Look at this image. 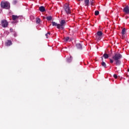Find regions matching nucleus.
<instances>
[{
	"instance_id": "nucleus-1",
	"label": "nucleus",
	"mask_w": 129,
	"mask_h": 129,
	"mask_svg": "<svg viewBox=\"0 0 129 129\" xmlns=\"http://www.w3.org/2000/svg\"><path fill=\"white\" fill-rule=\"evenodd\" d=\"M122 57V55L118 52L114 53V55L112 56V58L115 61V64L117 66H119L121 64V61L120 60Z\"/></svg>"
},
{
	"instance_id": "nucleus-2",
	"label": "nucleus",
	"mask_w": 129,
	"mask_h": 129,
	"mask_svg": "<svg viewBox=\"0 0 129 129\" xmlns=\"http://www.w3.org/2000/svg\"><path fill=\"white\" fill-rule=\"evenodd\" d=\"M1 5L3 9L9 10L10 8V4L7 2H2Z\"/></svg>"
},
{
	"instance_id": "nucleus-3",
	"label": "nucleus",
	"mask_w": 129,
	"mask_h": 129,
	"mask_svg": "<svg viewBox=\"0 0 129 129\" xmlns=\"http://www.w3.org/2000/svg\"><path fill=\"white\" fill-rule=\"evenodd\" d=\"M60 24H58V26H57V29H60L61 30H63L64 27L67 24L65 20H61L60 22Z\"/></svg>"
},
{
	"instance_id": "nucleus-4",
	"label": "nucleus",
	"mask_w": 129,
	"mask_h": 129,
	"mask_svg": "<svg viewBox=\"0 0 129 129\" xmlns=\"http://www.w3.org/2000/svg\"><path fill=\"white\" fill-rule=\"evenodd\" d=\"M63 9H64V11H66V13H67V15L71 14V10L69 4H66L64 6H63Z\"/></svg>"
},
{
	"instance_id": "nucleus-5",
	"label": "nucleus",
	"mask_w": 129,
	"mask_h": 129,
	"mask_svg": "<svg viewBox=\"0 0 129 129\" xmlns=\"http://www.w3.org/2000/svg\"><path fill=\"white\" fill-rule=\"evenodd\" d=\"M2 27L4 28H6L8 26V23L6 20H3L2 21Z\"/></svg>"
},
{
	"instance_id": "nucleus-6",
	"label": "nucleus",
	"mask_w": 129,
	"mask_h": 129,
	"mask_svg": "<svg viewBox=\"0 0 129 129\" xmlns=\"http://www.w3.org/2000/svg\"><path fill=\"white\" fill-rule=\"evenodd\" d=\"M20 18V16H18L17 15H12V20L14 21H17Z\"/></svg>"
},
{
	"instance_id": "nucleus-7",
	"label": "nucleus",
	"mask_w": 129,
	"mask_h": 129,
	"mask_svg": "<svg viewBox=\"0 0 129 129\" xmlns=\"http://www.w3.org/2000/svg\"><path fill=\"white\" fill-rule=\"evenodd\" d=\"M123 11L125 13V14H129V7L128 6H125L123 9Z\"/></svg>"
},
{
	"instance_id": "nucleus-8",
	"label": "nucleus",
	"mask_w": 129,
	"mask_h": 129,
	"mask_svg": "<svg viewBox=\"0 0 129 129\" xmlns=\"http://www.w3.org/2000/svg\"><path fill=\"white\" fill-rule=\"evenodd\" d=\"M76 46H77V48L79 49H81L82 50L83 48V45L81 44V43H77V44H76Z\"/></svg>"
},
{
	"instance_id": "nucleus-9",
	"label": "nucleus",
	"mask_w": 129,
	"mask_h": 129,
	"mask_svg": "<svg viewBox=\"0 0 129 129\" xmlns=\"http://www.w3.org/2000/svg\"><path fill=\"white\" fill-rule=\"evenodd\" d=\"M39 11L42 12L43 13L44 12H45V9L44 8V6H41L39 7Z\"/></svg>"
},
{
	"instance_id": "nucleus-10",
	"label": "nucleus",
	"mask_w": 129,
	"mask_h": 129,
	"mask_svg": "<svg viewBox=\"0 0 129 129\" xmlns=\"http://www.w3.org/2000/svg\"><path fill=\"white\" fill-rule=\"evenodd\" d=\"M73 57L72 56H70V57L67 58V62L69 63H71L72 61Z\"/></svg>"
},
{
	"instance_id": "nucleus-11",
	"label": "nucleus",
	"mask_w": 129,
	"mask_h": 129,
	"mask_svg": "<svg viewBox=\"0 0 129 129\" xmlns=\"http://www.w3.org/2000/svg\"><path fill=\"white\" fill-rule=\"evenodd\" d=\"M12 45V42L11 40H8V41L6 43V45L7 46H10Z\"/></svg>"
},
{
	"instance_id": "nucleus-12",
	"label": "nucleus",
	"mask_w": 129,
	"mask_h": 129,
	"mask_svg": "<svg viewBox=\"0 0 129 129\" xmlns=\"http://www.w3.org/2000/svg\"><path fill=\"white\" fill-rule=\"evenodd\" d=\"M101 64H102V66H103V67L104 68H105V69L107 68V65L104 61H102Z\"/></svg>"
},
{
	"instance_id": "nucleus-13",
	"label": "nucleus",
	"mask_w": 129,
	"mask_h": 129,
	"mask_svg": "<svg viewBox=\"0 0 129 129\" xmlns=\"http://www.w3.org/2000/svg\"><path fill=\"white\" fill-rule=\"evenodd\" d=\"M103 57H104V59H107L109 57V55L107 53H104L103 54Z\"/></svg>"
},
{
	"instance_id": "nucleus-14",
	"label": "nucleus",
	"mask_w": 129,
	"mask_h": 129,
	"mask_svg": "<svg viewBox=\"0 0 129 129\" xmlns=\"http://www.w3.org/2000/svg\"><path fill=\"white\" fill-rule=\"evenodd\" d=\"M89 4H90L89 0H85V6H89Z\"/></svg>"
},
{
	"instance_id": "nucleus-15",
	"label": "nucleus",
	"mask_w": 129,
	"mask_h": 129,
	"mask_svg": "<svg viewBox=\"0 0 129 129\" xmlns=\"http://www.w3.org/2000/svg\"><path fill=\"white\" fill-rule=\"evenodd\" d=\"M52 24L53 26H56V28L58 29V26L59 24H57V23H56L55 22H52Z\"/></svg>"
},
{
	"instance_id": "nucleus-16",
	"label": "nucleus",
	"mask_w": 129,
	"mask_h": 129,
	"mask_svg": "<svg viewBox=\"0 0 129 129\" xmlns=\"http://www.w3.org/2000/svg\"><path fill=\"white\" fill-rule=\"evenodd\" d=\"M97 35H98V36L101 37L103 35V33L102 31H99L98 32H97Z\"/></svg>"
},
{
	"instance_id": "nucleus-17",
	"label": "nucleus",
	"mask_w": 129,
	"mask_h": 129,
	"mask_svg": "<svg viewBox=\"0 0 129 129\" xmlns=\"http://www.w3.org/2000/svg\"><path fill=\"white\" fill-rule=\"evenodd\" d=\"M126 33V29L125 28H123L121 31V35H125Z\"/></svg>"
},
{
	"instance_id": "nucleus-18",
	"label": "nucleus",
	"mask_w": 129,
	"mask_h": 129,
	"mask_svg": "<svg viewBox=\"0 0 129 129\" xmlns=\"http://www.w3.org/2000/svg\"><path fill=\"white\" fill-rule=\"evenodd\" d=\"M46 19L47 21H51L52 20V17L51 16H47Z\"/></svg>"
},
{
	"instance_id": "nucleus-19",
	"label": "nucleus",
	"mask_w": 129,
	"mask_h": 129,
	"mask_svg": "<svg viewBox=\"0 0 129 129\" xmlns=\"http://www.w3.org/2000/svg\"><path fill=\"white\" fill-rule=\"evenodd\" d=\"M99 14V11H95V16H98Z\"/></svg>"
},
{
	"instance_id": "nucleus-20",
	"label": "nucleus",
	"mask_w": 129,
	"mask_h": 129,
	"mask_svg": "<svg viewBox=\"0 0 129 129\" xmlns=\"http://www.w3.org/2000/svg\"><path fill=\"white\" fill-rule=\"evenodd\" d=\"M40 21H41L40 19H39V18L36 19V23L37 24H40Z\"/></svg>"
},
{
	"instance_id": "nucleus-21",
	"label": "nucleus",
	"mask_w": 129,
	"mask_h": 129,
	"mask_svg": "<svg viewBox=\"0 0 129 129\" xmlns=\"http://www.w3.org/2000/svg\"><path fill=\"white\" fill-rule=\"evenodd\" d=\"M69 39H70L69 37H66V38H64V41H65V42H68V40H69Z\"/></svg>"
},
{
	"instance_id": "nucleus-22",
	"label": "nucleus",
	"mask_w": 129,
	"mask_h": 129,
	"mask_svg": "<svg viewBox=\"0 0 129 129\" xmlns=\"http://www.w3.org/2000/svg\"><path fill=\"white\" fill-rule=\"evenodd\" d=\"M18 3L17 0H13V5H15Z\"/></svg>"
},
{
	"instance_id": "nucleus-23",
	"label": "nucleus",
	"mask_w": 129,
	"mask_h": 129,
	"mask_svg": "<svg viewBox=\"0 0 129 129\" xmlns=\"http://www.w3.org/2000/svg\"><path fill=\"white\" fill-rule=\"evenodd\" d=\"M94 3V0H92V1H90V4H91V6H93Z\"/></svg>"
},
{
	"instance_id": "nucleus-24",
	"label": "nucleus",
	"mask_w": 129,
	"mask_h": 129,
	"mask_svg": "<svg viewBox=\"0 0 129 129\" xmlns=\"http://www.w3.org/2000/svg\"><path fill=\"white\" fill-rule=\"evenodd\" d=\"M113 77L115 79H116L117 78V75L116 74H114Z\"/></svg>"
},
{
	"instance_id": "nucleus-25",
	"label": "nucleus",
	"mask_w": 129,
	"mask_h": 129,
	"mask_svg": "<svg viewBox=\"0 0 129 129\" xmlns=\"http://www.w3.org/2000/svg\"><path fill=\"white\" fill-rule=\"evenodd\" d=\"M125 37V35H123V34H121V39H124Z\"/></svg>"
},
{
	"instance_id": "nucleus-26",
	"label": "nucleus",
	"mask_w": 129,
	"mask_h": 129,
	"mask_svg": "<svg viewBox=\"0 0 129 129\" xmlns=\"http://www.w3.org/2000/svg\"><path fill=\"white\" fill-rule=\"evenodd\" d=\"M110 63H113V60L110 58Z\"/></svg>"
},
{
	"instance_id": "nucleus-27",
	"label": "nucleus",
	"mask_w": 129,
	"mask_h": 129,
	"mask_svg": "<svg viewBox=\"0 0 129 129\" xmlns=\"http://www.w3.org/2000/svg\"><path fill=\"white\" fill-rule=\"evenodd\" d=\"M14 37H17V33H16V32H14Z\"/></svg>"
},
{
	"instance_id": "nucleus-28",
	"label": "nucleus",
	"mask_w": 129,
	"mask_h": 129,
	"mask_svg": "<svg viewBox=\"0 0 129 129\" xmlns=\"http://www.w3.org/2000/svg\"><path fill=\"white\" fill-rule=\"evenodd\" d=\"M101 39V36H99L98 38V40H100Z\"/></svg>"
},
{
	"instance_id": "nucleus-29",
	"label": "nucleus",
	"mask_w": 129,
	"mask_h": 129,
	"mask_svg": "<svg viewBox=\"0 0 129 129\" xmlns=\"http://www.w3.org/2000/svg\"><path fill=\"white\" fill-rule=\"evenodd\" d=\"M13 31H14V30H13V29L12 28H11V29H10V32H13Z\"/></svg>"
},
{
	"instance_id": "nucleus-30",
	"label": "nucleus",
	"mask_w": 129,
	"mask_h": 129,
	"mask_svg": "<svg viewBox=\"0 0 129 129\" xmlns=\"http://www.w3.org/2000/svg\"><path fill=\"white\" fill-rule=\"evenodd\" d=\"M45 36H46L47 38H48V34H47V33H46V34H45Z\"/></svg>"
},
{
	"instance_id": "nucleus-31",
	"label": "nucleus",
	"mask_w": 129,
	"mask_h": 129,
	"mask_svg": "<svg viewBox=\"0 0 129 129\" xmlns=\"http://www.w3.org/2000/svg\"><path fill=\"white\" fill-rule=\"evenodd\" d=\"M47 34H48V35H50V34H51V33H50V32H48L47 33Z\"/></svg>"
},
{
	"instance_id": "nucleus-32",
	"label": "nucleus",
	"mask_w": 129,
	"mask_h": 129,
	"mask_svg": "<svg viewBox=\"0 0 129 129\" xmlns=\"http://www.w3.org/2000/svg\"><path fill=\"white\" fill-rule=\"evenodd\" d=\"M102 61H103V57H102Z\"/></svg>"
},
{
	"instance_id": "nucleus-33",
	"label": "nucleus",
	"mask_w": 129,
	"mask_h": 129,
	"mask_svg": "<svg viewBox=\"0 0 129 129\" xmlns=\"http://www.w3.org/2000/svg\"><path fill=\"white\" fill-rule=\"evenodd\" d=\"M127 72H129V68L127 69Z\"/></svg>"
},
{
	"instance_id": "nucleus-34",
	"label": "nucleus",
	"mask_w": 129,
	"mask_h": 129,
	"mask_svg": "<svg viewBox=\"0 0 129 129\" xmlns=\"http://www.w3.org/2000/svg\"><path fill=\"white\" fill-rule=\"evenodd\" d=\"M79 1H83V0H78Z\"/></svg>"
},
{
	"instance_id": "nucleus-35",
	"label": "nucleus",
	"mask_w": 129,
	"mask_h": 129,
	"mask_svg": "<svg viewBox=\"0 0 129 129\" xmlns=\"http://www.w3.org/2000/svg\"><path fill=\"white\" fill-rule=\"evenodd\" d=\"M16 23H18V21H17Z\"/></svg>"
},
{
	"instance_id": "nucleus-36",
	"label": "nucleus",
	"mask_w": 129,
	"mask_h": 129,
	"mask_svg": "<svg viewBox=\"0 0 129 129\" xmlns=\"http://www.w3.org/2000/svg\"><path fill=\"white\" fill-rule=\"evenodd\" d=\"M128 82H129V79H128Z\"/></svg>"
}]
</instances>
